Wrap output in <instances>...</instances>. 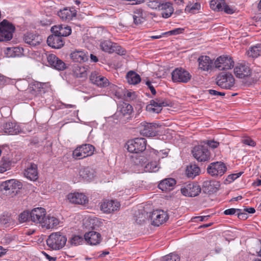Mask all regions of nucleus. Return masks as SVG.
Wrapping results in <instances>:
<instances>
[{
	"instance_id": "b1692460",
	"label": "nucleus",
	"mask_w": 261,
	"mask_h": 261,
	"mask_svg": "<svg viewBox=\"0 0 261 261\" xmlns=\"http://www.w3.org/2000/svg\"><path fill=\"white\" fill-rule=\"evenodd\" d=\"M119 207V203L116 200H113L105 201L100 205L101 210L106 213H111L117 211Z\"/></svg>"
},
{
	"instance_id": "79ce46f5",
	"label": "nucleus",
	"mask_w": 261,
	"mask_h": 261,
	"mask_svg": "<svg viewBox=\"0 0 261 261\" xmlns=\"http://www.w3.org/2000/svg\"><path fill=\"white\" fill-rule=\"evenodd\" d=\"M148 217H149V214L144 211L143 213H139L138 215L135 216L134 220L136 223L142 224L145 222Z\"/></svg>"
},
{
	"instance_id": "c03bdc74",
	"label": "nucleus",
	"mask_w": 261,
	"mask_h": 261,
	"mask_svg": "<svg viewBox=\"0 0 261 261\" xmlns=\"http://www.w3.org/2000/svg\"><path fill=\"white\" fill-rule=\"evenodd\" d=\"M159 164L156 162H151L145 165L144 170L146 172H155L159 170Z\"/></svg>"
},
{
	"instance_id": "3c124183",
	"label": "nucleus",
	"mask_w": 261,
	"mask_h": 261,
	"mask_svg": "<svg viewBox=\"0 0 261 261\" xmlns=\"http://www.w3.org/2000/svg\"><path fill=\"white\" fill-rule=\"evenodd\" d=\"M242 143L247 145L248 146L254 147L256 145V143L254 141L249 137H245L242 139Z\"/></svg>"
},
{
	"instance_id": "72a5a7b5",
	"label": "nucleus",
	"mask_w": 261,
	"mask_h": 261,
	"mask_svg": "<svg viewBox=\"0 0 261 261\" xmlns=\"http://www.w3.org/2000/svg\"><path fill=\"white\" fill-rule=\"evenodd\" d=\"M94 170L89 167L82 168L79 171V175L87 181L92 180L95 176Z\"/></svg>"
},
{
	"instance_id": "603ef678",
	"label": "nucleus",
	"mask_w": 261,
	"mask_h": 261,
	"mask_svg": "<svg viewBox=\"0 0 261 261\" xmlns=\"http://www.w3.org/2000/svg\"><path fill=\"white\" fill-rule=\"evenodd\" d=\"M9 162L7 160L3 159L0 165V173H3L9 168Z\"/></svg>"
},
{
	"instance_id": "774afa93",
	"label": "nucleus",
	"mask_w": 261,
	"mask_h": 261,
	"mask_svg": "<svg viewBox=\"0 0 261 261\" xmlns=\"http://www.w3.org/2000/svg\"><path fill=\"white\" fill-rule=\"evenodd\" d=\"M5 82V77L3 75H0V86L3 85Z\"/></svg>"
},
{
	"instance_id": "ddd939ff",
	"label": "nucleus",
	"mask_w": 261,
	"mask_h": 261,
	"mask_svg": "<svg viewBox=\"0 0 261 261\" xmlns=\"http://www.w3.org/2000/svg\"><path fill=\"white\" fill-rule=\"evenodd\" d=\"M181 193L188 197H195L199 195L201 192V188L196 182L186 184L180 189Z\"/></svg>"
},
{
	"instance_id": "393cba45",
	"label": "nucleus",
	"mask_w": 261,
	"mask_h": 261,
	"mask_svg": "<svg viewBox=\"0 0 261 261\" xmlns=\"http://www.w3.org/2000/svg\"><path fill=\"white\" fill-rule=\"evenodd\" d=\"M50 30L52 33L56 34L62 38L67 37L71 33V28L65 24L54 25Z\"/></svg>"
},
{
	"instance_id": "4c0bfd02",
	"label": "nucleus",
	"mask_w": 261,
	"mask_h": 261,
	"mask_svg": "<svg viewBox=\"0 0 261 261\" xmlns=\"http://www.w3.org/2000/svg\"><path fill=\"white\" fill-rule=\"evenodd\" d=\"M114 44L110 40H103L101 41L100 44V49L105 51L108 53H114Z\"/></svg>"
},
{
	"instance_id": "a18cd8bd",
	"label": "nucleus",
	"mask_w": 261,
	"mask_h": 261,
	"mask_svg": "<svg viewBox=\"0 0 261 261\" xmlns=\"http://www.w3.org/2000/svg\"><path fill=\"white\" fill-rule=\"evenodd\" d=\"M0 222L5 227H8L14 224V222L12 218L7 215H3L0 218Z\"/></svg>"
},
{
	"instance_id": "f8f14e48",
	"label": "nucleus",
	"mask_w": 261,
	"mask_h": 261,
	"mask_svg": "<svg viewBox=\"0 0 261 261\" xmlns=\"http://www.w3.org/2000/svg\"><path fill=\"white\" fill-rule=\"evenodd\" d=\"M227 168L224 163L216 162L211 163L207 168V171L213 176H221L226 171Z\"/></svg>"
},
{
	"instance_id": "bf43d9fd",
	"label": "nucleus",
	"mask_w": 261,
	"mask_h": 261,
	"mask_svg": "<svg viewBox=\"0 0 261 261\" xmlns=\"http://www.w3.org/2000/svg\"><path fill=\"white\" fill-rule=\"evenodd\" d=\"M237 215L240 219L246 220L248 218L247 214L242 209H240V211L237 212Z\"/></svg>"
},
{
	"instance_id": "e2e57ef3",
	"label": "nucleus",
	"mask_w": 261,
	"mask_h": 261,
	"mask_svg": "<svg viewBox=\"0 0 261 261\" xmlns=\"http://www.w3.org/2000/svg\"><path fill=\"white\" fill-rule=\"evenodd\" d=\"M215 182V181L206 180L203 182V186L205 187H207L208 188L209 186H214V185L219 186V185L218 182L217 183L216 185L214 184Z\"/></svg>"
},
{
	"instance_id": "7ed1b4c3",
	"label": "nucleus",
	"mask_w": 261,
	"mask_h": 261,
	"mask_svg": "<svg viewBox=\"0 0 261 261\" xmlns=\"http://www.w3.org/2000/svg\"><path fill=\"white\" fill-rule=\"evenodd\" d=\"M15 28L14 25L6 19L0 22V41H7L13 37Z\"/></svg>"
},
{
	"instance_id": "7c9ffc66",
	"label": "nucleus",
	"mask_w": 261,
	"mask_h": 261,
	"mask_svg": "<svg viewBox=\"0 0 261 261\" xmlns=\"http://www.w3.org/2000/svg\"><path fill=\"white\" fill-rule=\"evenodd\" d=\"M70 56L73 61L75 62H85L88 60V56L82 50H77L72 52Z\"/></svg>"
},
{
	"instance_id": "5701e85b",
	"label": "nucleus",
	"mask_w": 261,
	"mask_h": 261,
	"mask_svg": "<svg viewBox=\"0 0 261 261\" xmlns=\"http://www.w3.org/2000/svg\"><path fill=\"white\" fill-rule=\"evenodd\" d=\"M199 69L202 71H207L214 67V62L207 56H200L198 59Z\"/></svg>"
},
{
	"instance_id": "8fccbe9b",
	"label": "nucleus",
	"mask_w": 261,
	"mask_h": 261,
	"mask_svg": "<svg viewBox=\"0 0 261 261\" xmlns=\"http://www.w3.org/2000/svg\"><path fill=\"white\" fill-rule=\"evenodd\" d=\"M221 11H224L225 13L228 14H233L235 11V10L232 7L228 5L225 1H224V5H223Z\"/></svg>"
},
{
	"instance_id": "9d476101",
	"label": "nucleus",
	"mask_w": 261,
	"mask_h": 261,
	"mask_svg": "<svg viewBox=\"0 0 261 261\" xmlns=\"http://www.w3.org/2000/svg\"><path fill=\"white\" fill-rule=\"evenodd\" d=\"M192 153L194 158L198 162H205L210 158V153L206 147L203 145L195 146Z\"/></svg>"
},
{
	"instance_id": "a878e982",
	"label": "nucleus",
	"mask_w": 261,
	"mask_h": 261,
	"mask_svg": "<svg viewBox=\"0 0 261 261\" xmlns=\"http://www.w3.org/2000/svg\"><path fill=\"white\" fill-rule=\"evenodd\" d=\"M76 14V11L74 8H64L58 12V16L63 20L69 21L75 17Z\"/></svg>"
},
{
	"instance_id": "ea45409f",
	"label": "nucleus",
	"mask_w": 261,
	"mask_h": 261,
	"mask_svg": "<svg viewBox=\"0 0 261 261\" xmlns=\"http://www.w3.org/2000/svg\"><path fill=\"white\" fill-rule=\"evenodd\" d=\"M248 56L252 58H257L261 56V44H257L250 48L247 51Z\"/></svg>"
},
{
	"instance_id": "4468645a",
	"label": "nucleus",
	"mask_w": 261,
	"mask_h": 261,
	"mask_svg": "<svg viewBox=\"0 0 261 261\" xmlns=\"http://www.w3.org/2000/svg\"><path fill=\"white\" fill-rule=\"evenodd\" d=\"M20 131V127L16 122H5L0 126V135H14L18 134Z\"/></svg>"
},
{
	"instance_id": "f03ea898",
	"label": "nucleus",
	"mask_w": 261,
	"mask_h": 261,
	"mask_svg": "<svg viewBox=\"0 0 261 261\" xmlns=\"http://www.w3.org/2000/svg\"><path fill=\"white\" fill-rule=\"evenodd\" d=\"M216 83L222 89L231 90L234 87L235 79L231 73L222 72L217 76Z\"/></svg>"
},
{
	"instance_id": "4be33fe9",
	"label": "nucleus",
	"mask_w": 261,
	"mask_h": 261,
	"mask_svg": "<svg viewBox=\"0 0 261 261\" xmlns=\"http://www.w3.org/2000/svg\"><path fill=\"white\" fill-rule=\"evenodd\" d=\"M47 44L54 48H60L64 44V41L62 37L58 35L52 33L49 36L47 39Z\"/></svg>"
},
{
	"instance_id": "20e7f679",
	"label": "nucleus",
	"mask_w": 261,
	"mask_h": 261,
	"mask_svg": "<svg viewBox=\"0 0 261 261\" xmlns=\"http://www.w3.org/2000/svg\"><path fill=\"white\" fill-rule=\"evenodd\" d=\"M127 149L131 153H139L143 151L146 147V140L145 138H137L127 141Z\"/></svg>"
},
{
	"instance_id": "e433bc0d",
	"label": "nucleus",
	"mask_w": 261,
	"mask_h": 261,
	"mask_svg": "<svg viewBox=\"0 0 261 261\" xmlns=\"http://www.w3.org/2000/svg\"><path fill=\"white\" fill-rule=\"evenodd\" d=\"M160 10H162V16L167 18L171 16L174 11L172 4L169 2L164 3Z\"/></svg>"
},
{
	"instance_id": "39448f33",
	"label": "nucleus",
	"mask_w": 261,
	"mask_h": 261,
	"mask_svg": "<svg viewBox=\"0 0 261 261\" xmlns=\"http://www.w3.org/2000/svg\"><path fill=\"white\" fill-rule=\"evenodd\" d=\"M94 147L89 144H86L76 147L72 153L73 158L80 160L90 156L93 154Z\"/></svg>"
},
{
	"instance_id": "de8ad7c7",
	"label": "nucleus",
	"mask_w": 261,
	"mask_h": 261,
	"mask_svg": "<svg viewBox=\"0 0 261 261\" xmlns=\"http://www.w3.org/2000/svg\"><path fill=\"white\" fill-rule=\"evenodd\" d=\"M30 213L27 211H24L21 213L18 216V220L20 223H23L30 220Z\"/></svg>"
},
{
	"instance_id": "49530a36",
	"label": "nucleus",
	"mask_w": 261,
	"mask_h": 261,
	"mask_svg": "<svg viewBox=\"0 0 261 261\" xmlns=\"http://www.w3.org/2000/svg\"><path fill=\"white\" fill-rule=\"evenodd\" d=\"M83 238L80 236H72L68 242V245L69 244L70 246H77L83 242Z\"/></svg>"
},
{
	"instance_id": "4d7b16f0",
	"label": "nucleus",
	"mask_w": 261,
	"mask_h": 261,
	"mask_svg": "<svg viewBox=\"0 0 261 261\" xmlns=\"http://www.w3.org/2000/svg\"><path fill=\"white\" fill-rule=\"evenodd\" d=\"M240 211L239 208H231L226 210L224 211L223 214L225 215H237V212Z\"/></svg>"
},
{
	"instance_id": "9b49d317",
	"label": "nucleus",
	"mask_w": 261,
	"mask_h": 261,
	"mask_svg": "<svg viewBox=\"0 0 261 261\" xmlns=\"http://www.w3.org/2000/svg\"><path fill=\"white\" fill-rule=\"evenodd\" d=\"M22 184L20 181L15 179L6 180L2 183V190L8 191V194H16L21 189Z\"/></svg>"
},
{
	"instance_id": "338daca9",
	"label": "nucleus",
	"mask_w": 261,
	"mask_h": 261,
	"mask_svg": "<svg viewBox=\"0 0 261 261\" xmlns=\"http://www.w3.org/2000/svg\"><path fill=\"white\" fill-rule=\"evenodd\" d=\"M6 253V249L3 248V247L0 246V257L2 256Z\"/></svg>"
},
{
	"instance_id": "423d86ee",
	"label": "nucleus",
	"mask_w": 261,
	"mask_h": 261,
	"mask_svg": "<svg viewBox=\"0 0 261 261\" xmlns=\"http://www.w3.org/2000/svg\"><path fill=\"white\" fill-rule=\"evenodd\" d=\"M170 102L166 99L159 97L150 101V103L146 106V110L150 112L159 113L163 107L169 106Z\"/></svg>"
},
{
	"instance_id": "052dcab7",
	"label": "nucleus",
	"mask_w": 261,
	"mask_h": 261,
	"mask_svg": "<svg viewBox=\"0 0 261 261\" xmlns=\"http://www.w3.org/2000/svg\"><path fill=\"white\" fill-rule=\"evenodd\" d=\"M207 91L210 95L215 96H224L225 94L224 92H219L217 91V90L213 89H210Z\"/></svg>"
},
{
	"instance_id": "6ab92c4d",
	"label": "nucleus",
	"mask_w": 261,
	"mask_h": 261,
	"mask_svg": "<svg viewBox=\"0 0 261 261\" xmlns=\"http://www.w3.org/2000/svg\"><path fill=\"white\" fill-rule=\"evenodd\" d=\"M48 64L54 68L58 70H63L66 68V64L54 54L47 56Z\"/></svg>"
},
{
	"instance_id": "2eb2a0df",
	"label": "nucleus",
	"mask_w": 261,
	"mask_h": 261,
	"mask_svg": "<svg viewBox=\"0 0 261 261\" xmlns=\"http://www.w3.org/2000/svg\"><path fill=\"white\" fill-rule=\"evenodd\" d=\"M45 215L46 211L44 208H35L30 213V219L35 224H39L42 226L45 219Z\"/></svg>"
},
{
	"instance_id": "864d4df0",
	"label": "nucleus",
	"mask_w": 261,
	"mask_h": 261,
	"mask_svg": "<svg viewBox=\"0 0 261 261\" xmlns=\"http://www.w3.org/2000/svg\"><path fill=\"white\" fill-rule=\"evenodd\" d=\"M184 29L182 28H176L170 31L164 33L163 34L169 35H175L183 33Z\"/></svg>"
},
{
	"instance_id": "37998d69",
	"label": "nucleus",
	"mask_w": 261,
	"mask_h": 261,
	"mask_svg": "<svg viewBox=\"0 0 261 261\" xmlns=\"http://www.w3.org/2000/svg\"><path fill=\"white\" fill-rule=\"evenodd\" d=\"M201 8L200 4L199 3H195L194 4H191L186 6L185 10V12L194 14L197 13Z\"/></svg>"
},
{
	"instance_id": "1a4fd4ad",
	"label": "nucleus",
	"mask_w": 261,
	"mask_h": 261,
	"mask_svg": "<svg viewBox=\"0 0 261 261\" xmlns=\"http://www.w3.org/2000/svg\"><path fill=\"white\" fill-rule=\"evenodd\" d=\"M172 80L173 82L188 83L191 79V74L182 68H176L171 73Z\"/></svg>"
},
{
	"instance_id": "58836bf2",
	"label": "nucleus",
	"mask_w": 261,
	"mask_h": 261,
	"mask_svg": "<svg viewBox=\"0 0 261 261\" xmlns=\"http://www.w3.org/2000/svg\"><path fill=\"white\" fill-rule=\"evenodd\" d=\"M126 79L129 84L136 85L141 81L140 75L133 71H130L127 73Z\"/></svg>"
},
{
	"instance_id": "0e129e2a",
	"label": "nucleus",
	"mask_w": 261,
	"mask_h": 261,
	"mask_svg": "<svg viewBox=\"0 0 261 261\" xmlns=\"http://www.w3.org/2000/svg\"><path fill=\"white\" fill-rule=\"evenodd\" d=\"M243 211L246 213H248L249 214H253L255 212V210L253 207H246L243 209Z\"/></svg>"
},
{
	"instance_id": "a19ab883",
	"label": "nucleus",
	"mask_w": 261,
	"mask_h": 261,
	"mask_svg": "<svg viewBox=\"0 0 261 261\" xmlns=\"http://www.w3.org/2000/svg\"><path fill=\"white\" fill-rule=\"evenodd\" d=\"M224 0H212L210 2V7L215 11H221L222 7L224 5Z\"/></svg>"
},
{
	"instance_id": "5fc2aeb1",
	"label": "nucleus",
	"mask_w": 261,
	"mask_h": 261,
	"mask_svg": "<svg viewBox=\"0 0 261 261\" xmlns=\"http://www.w3.org/2000/svg\"><path fill=\"white\" fill-rule=\"evenodd\" d=\"M243 172H240L237 173L230 174L227 176L226 180L229 182H231L233 181L235 179H236L237 178H238L240 176H241V175L243 174Z\"/></svg>"
},
{
	"instance_id": "c9c22d12",
	"label": "nucleus",
	"mask_w": 261,
	"mask_h": 261,
	"mask_svg": "<svg viewBox=\"0 0 261 261\" xmlns=\"http://www.w3.org/2000/svg\"><path fill=\"white\" fill-rule=\"evenodd\" d=\"M200 169L198 165L195 164H191L187 167L186 173L189 178H193L198 175Z\"/></svg>"
},
{
	"instance_id": "412c9836",
	"label": "nucleus",
	"mask_w": 261,
	"mask_h": 261,
	"mask_svg": "<svg viewBox=\"0 0 261 261\" xmlns=\"http://www.w3.org/2000/svg\"><path fill=\"white\" fill-rule=\"evenodd\" d=\"M67 199L71 203L78 204H85L88 202L87 196L81 193H71L67 196Z\"/></svg>"
},
{
	"instance_id": "f704fd0d",
	"label": "nucleus",
	"mask_w": 261,
	"mask_h": 261,
	"mask_svg": "<svg viewBox=\"0 0 261 261\" xmlns=\"http://www.w3.org/2000/svg\"><path fill=\"white\" fill-rule=\"evenodd\" d=\"M146 17V12L140 9H137L133 15L134 22L136 25L140 24L145 21Z\"/></svg>"
},
{
	"instance_id": "2f4dec72",
	"label": "nucleus",
	"mask_w": 261,
	"mask_h": 261,
	"mask_svg": "<svg viewBox=\"0 0 261 261\" xmlns=\"http://www.w3.org/2000/svg\"><path fill=\"white\" fill-rule=\"evenodd\" d=\"M60 223V221L56 217L47 216H45L44 222L42 224V227L46 229H50L57 227Z\"/></svg>"
},
{
	"instance_id": "6e6d98bb",
	"label": "nucleus",
	"mask_w": 261,
	"mask_h": 261,
	"mask_svg": "<svg viewBox=\"0 0 261 261\" xmlns=\"http://www.w3.org/2000/svg\"><path fill=\"white\" fill-rule=\"evenodd\" d=\"M114 52L116 53L119 55H123L125 54V50L120 46L118 45L116 43H115Z\"/></svg>"
},
{
	"instance_id": "aec40b11",
	"label": "nucleus",
	"mask_w": 261,
	"mask_h": 261,
	"mask_svg": "<svg viewBox=\"0 0 261 261\" xmlns=\"http://www.w3.org/2000/svg\"><path fill=\"white\" fill-rule=\"evenodd\" d=\"M133 111V109L130 105L123 102L119 106L118 110L114 115V117H118L117 119L121 120L125 116H129Z\"/></svg>"
},
{
	"instance_id": "69168bd1",
	"label": "nucleus",
	"mask_w": 261,
	"mask_h": 261,
	"mask_svg": "<svg viewBox=\"0 0 261 261\" xmlns=\"http://www.w3.org/2000/svg\"><path fill=\"white\" fill-rule=\"evenodd\" d=\"M209 216H198L196 217L195 218L198 219L200 221H206L208 219Z\"/></svg>"
},
{
	"instance_id": "cd10ccee",
	"label": "nucleus",
	"mask_w": 261,
	"mask_h": 261,
	"mask_svg": "<svg viewBox=\"0 0 261 261\" xmlns=\"http://www.w3.org/2000/svg\"><path fill=\"white\" fill-rule=\"evenodd\" d=\"M23 39L25 43L32 46L39 45L42 40L39 35L32 33H28L24 34Z\"/></svg>"
},
{
	"instance_id": "a211bd4d",
	"label": "nucleus",
	"mask_w": 261,
	"mask_h": 261,
	"mask_svg": "<svg viewBox=\"0 0 261 261\" xmlns=\"http://www.w3.org/2000/svg\"><path fill=\"white\" fill-rule=\"evenodd\" d=\"M90 81L100 87H106L109 85L108 80L96 71H93L90 75Z\"/></svg>"
},
{
	"instance_id": "c85d7f7f",
	"label": "nucleus",
	"mask_w": 261,
	"mask_h": 261,
	"mask_svg": "<svg viewBox=\"0 0 261 261\" xmlns=\"http://www.w3.org/2000/svg\"><path fill=\"white\" fill-rule=\"evenodd\" d=\"M23 174L24 176L30 180H36L38 178L37 165L35 164H31L24 170Z\"/></svg>"
},
{
	"instance_id": "f3484780",
	"label": "nucleus",
	"mask_w": 261,
	"mask_h": 261,
	"mask_svg": "<svg viewBox=\"0 0 261 261\" xmlns=\"http://www.w3.org/2000/svg\"><path fill=\"white\" fill-rule=\"evenodd\" d=\"M234 73L237 77L243 79L251 75V70L248 63L245 62L239 63L235 66Z\"/></svg>"
},
{
	"instance_id": "c756f323",
	"label": "nucleus",
	"mask_w": 261,
	"mask_h": 261,
	"mask_svg": "<svg viewBox=\"0 0 261 261\" xmlns=\"http://www.w3.org/2000/svg\"><path fill=\"white\" fill-rule=\"evenodd\" d=\"M88 66L75 64L72 66V71L77 77L86 78L87 76Z\"/></svg>"
},
{
	"instance_id": "09e8293b",
	"label": "nucleus",
	"mask_w": 261,
	"mask_h": 261,
	"mask_svg": "<svg viewBox=\"0 0 261 261\" xmlns=\"http://www.w3.org/2000/svg\"><path fill=\"white\" fill-rule=\"evenodd\" d=\"M163 261H180V257L177 254H171L164 256Z\"/></svg>"
},
{
	"instance_id": "bb28decb",
	"label": "nucleus",
	"mask_w": 261,
	"mask_h": 261,
	"mask_svg": "<svg viewBox=\"0 0 261 261\" xmlns=\"http://www.w3.org/2000/svg\"><path fill=\"white\" fill-rule=\"evenodd\" d=\"M84 238L85 241L91 245H96L101 241L100 234L94 231L86 233Z\"/></svg>"
},
{
	"instance_id": "dca6fc26",
	"label": "nucleus",
	"mask_w": 261,
	"mask_h": 261,
	"mask_svg": "<svg viewBox=\"0 0 261 261\" xmlns=\"http://www.w3.org/2000/svg\"><path fill=\"white\" fill-rule=\"evenodd\" d=\"M149 217L151 220V224L154 226H159L165 222L168 219L167 214L162 210H155L149 214Z\"/></svg>"
},
{
	"instance_id": "f257e3e1",
	"label": "nucleus",
	"mask_w": 261,
	"mask_h": 261,
	"mask_svg": "<svg viewBox=\"0 0 261 261\" xmlns=\"http://www.w3.org/2000/svg\"><path fill=\"white\" fill-rule=\"evenodd\" d=\"M66 242V237L60 232L51 233L46 240L48 247L56 250L62 248Z\"/></svg>"
},
{
	"instance_id": "6e6552de",
	"label": "nucleus",
	"mask_w": 261,
	"mask_h": 261,
	"mask_svg": "<svg viewBox=\"0 0 261 261\" xmlns=\"http://www.w3.org/2000/svg\"><path fill=\"white\" fill-rule=\"evenodd\" d=\"M140 125V133L142 136L152 137L158 135L159 125L156 123L143 122Z\"/></svg>"
},
{
	"instance_id": "473e14b6",
	"label": "nucleus",
	"mask_w": 261,
	"mask_h": 261,
	"mask_svg": "<svg viewBox=\"0 0 261 261\" xmlns=\"http://www.w3.org/2000/svg\"><path fill=\"white\" fill-rule=\"evenodd\" d=\"M176 184V181L172 178H166L162 180L158 185L160 189L163 191H170Z\"/></svg>"
},
{
	"instance_id": "680f3d73",
	"label": "nucleus",
	"mask_w": 261,
	"mask_h": 261,
	"mask_svg": "<svg viewBox=\"0 0 261 261\" xmlns=\"http://www.w3.org/2000/svg\"><path fill=\"white\" fill-rule=\"evenodd\" d=\"M206 144L210 147L214 149L217 148L219 146V143L214 140H208L207 141Z\"/></svg>"
},
{
	"instance_id": "0eeeda50",
	"label": "nucleus",
	"mask_w": 261,
	"mask_h": 261,
	"mask_svg": "<svg viewBox=\"0 0 261 261\" xmlns=\"http://www.w3.org/2000/svg\"><path fill=\"white\" fill-rule=\"evenodd\" d=\"M234 66V61L229 56L222 55L218 57L214 62V67L219 70L231 69Z\"/></svg>"
},
{
	"instance_id": "13d9d810",
	"label": "nucleus",
	"mask_w": 261,
	"mask_h": 261,
	"mask_svg": "<svg viewBox=\"0 0 261 261\" xmlns=\"http://www.w3.org/2000/svg\"><path fill=\"white\" fill-rule=\"evenodd\" d=\"M13 239L12 236L9 234H6L1 241V242L4 245H8L12 241Z\"/></svg>"
}]
</instances>
